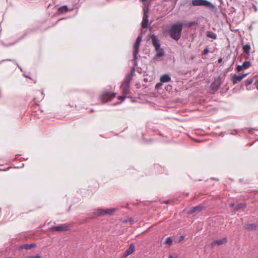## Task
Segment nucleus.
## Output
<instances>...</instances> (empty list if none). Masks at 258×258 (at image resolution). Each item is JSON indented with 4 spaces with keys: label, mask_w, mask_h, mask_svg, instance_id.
<instances>
[{
    "label": "nucleus",
    "mask_w": 258,
    "mask_h": 258,
    "mask_svg": "<svg viewBox=\"0 0 258 258\" xmlns=\"http://www.w3.org/2000/svg\"><path fill=\"white\" fill-rule=\"evenodd\" d=\"M191 4L193 6H205L211 9L214 8L213 4L207 0H192Z\"/></svg>",
    "instance_id": "nucleus-3"
},
{
    "label": "nucleus",
    "mask_w": 258,
    "mask_h": 258,
    "mask_svg": "<svg viewBox=\"0 0 258 258\" xmlns=\"http://www.w3.org/2000/svg\"><path fill=\"white\" fill-rule=\"evenodd\" d=\"M142 34H140L136 40V42L134 45V49L133 52V61L135 62V66H138L137 60L138 59V53L139 52V48L141 45V42L142 39Z\"/></svg>",
    "instance_id": "nucleus-2"
},
{
    "label": "nucleus",
    "mask_w": 258,
    "mask_h": 258,
    "mask_svg": "<svg viewBox=\"0 0 258 258\" xmlns=\"http://www.w3.org/2000/svg\"><path fill=\"white\" fill-rule=\"evenodd\" d=\"M229 11H230L231 12L233 13V12H235V8L234 7H231L230 8V10L229 9Z\"/></svg>",
    "instance_id": "nucleus-36"
},
{
    "label": "nucleus",
    "mask_w": 258,
    "mask_h": 258,
    "mask_svg": "<svg viewBox=\"0 0 258 258\" xmlns=\"http://www.w3.org/2000/svg\"><path fill=\"white\" fill-rule=\"evenodd\" d=\"M209 52V49L208 48H205L204 51H203V52L202 53V54L203 55H205V54H207L208 52Z\"/></svg>",
    "instance_id": "nucleus-30"
},
{
    "label": "nucleus",
    "mask_w": 258,
    "mask_h": 258,
    "mask_svg": "<svg viewBox=\"0 0 258 258\" xmlns=\"http://www.w3.org/2000/svg\"><path fill=\"white\" fill-rule=\"evenodd\" d=\"M171 78L168 74H164L161 76L160 81L162 83H167L171 81Z\"/></svg>",
    "instance_id": "nucleus-17"
},
{
    "label": "nucleus",
    "mask_w": 258,
    "mask_h": 258,
    "mask_svg": "<svg viewBox=\"0 0 258 258\" xmlns=\"http://www.w3.org/2000/svg\"><path fill=\"white\" fill-rule=\"evenodd\" d=\"M26 78H29V77L28 76H26Z\"/></svg>",
    "instance_id": "nucleus-51"
},
{
    "label": "nucleus",
    "mask_w": 258,
    "mask_h": 258,
    "mask_svg": "<svg viewBox=\"0 0 258 258\" xmlns=\"http://www.w3.org/2000/svg\"><path fill=\"white\" fill-rule=\"evenodd\" d=\"M184 238H185V236H184V235L180 236L179 237V240H178L179 242L181 241L182 240H183L184 239Z\"/></svg>",
    "instance_id": "nucleus-34"
},
{
    "label": "nucleus",
    "mask_w": 258,
    "mask_h": 258,
    "mask_svg": "<svg viewBox=\"0 0 258 258\" xmlns=\"http://www.w3.org/2000/svg\"><path fill=\"white\" fill-rule=\"evenodd\" d=\"M253 7H254L255 11L256 12L257 10L256 7L255 6H254Z\"/></svg>",
    "instance_id": "nucleus-38"
},
{
    "label": "nucleus",
    "mask_w": 258,
    "mask_h": 258,
    "mask_svg": "<svg viewBox=\"0 0 258 258\" xmlns=\"http://www.w3.org/2000/svg\"><path fill=\"white\" fill-rule=\"evenodd\" d=\"M244 227L246 229L249 231L255 230L258 229V221L253 223L245 224Z\"/></svg>",
    "instance_id": "nucleus-13"
},
{
    "label": "nucleus",
    "mask_w": 258,
    "mask_h": 258,
    "mask_svg": "<svg viewBox=\"0 0 258 258\" xmlns=\"http://www.w3.org/2000/svg\"><path fill=\"white\" fill-rule=\"evenodd\" d=\"M115 211V209H99L98 210L95 214L97 216L100 215H112Z\"/></svg>",
    "instance_id": "nucleus-7"
},
{
    "label": "nucleus",
    "mask_w": 258,
    "mask_h": 258,
    "mask_svg": "<svg viewBox=\"0 0 258 258\" xmlns=\"http://www.w3.org/2000/svg\"><path fill=\"white\" fill-rule=\"evenodd\" d=\"M221 82V79L220 77L214 78V80L210 87L211 91L213 92L217 91L220 87Z\"/></svg>",
    "instance_id": "nucleus-6"
},
{
    "label": "nucleus",
    "mask_w": 258,
    "mask_h": 258,
    "mask_svg": "<svg viewBox=\"0 0 258 258\" xmlns=\"http://www.w3.org/2000/svg\"><path fill=\"white\" fill-rule=\"evenodd\" d=\"M140 1L142 2H145L147 1V0H140Z\"/></svg>",
    "instance_id": "nucleus-43"
},
{
    "label": "nucleus",
    "mask_w": 258,
    "mask_h": 258,
    "mask_svg": "<svg viewBox=\"0 0 258 258\" xmlns=\"http://www.w3.org/2000/svg\"><path fill=\"white\" fill-rule=\"evenodd\" d=\"M130 221H132L133 220L132 218H131L130 220H128Z\"/></svg>",
    "instance_id": "nucleus-48"
},
{
    "label": "nucleus",
    "mask_w": 258,
    "mask_h": 258,
    "mask_svg": "<svg viewBox=\"0 0 258 258\" xmlns=\"http://www.w3.org/2000/svg\"><path fill=\"white\" fill-rule=\"evenodd\" d=\"M246 76H247V74H243L241 75H236L234 74L232 76V82L233 84H235L238 82L241 81L242 79L244 78Z\"/></svg>",
    "instance_id": "nucleus-12"
},
{
    "label": "nucleus",
    "mask_w": 258,
    "mask_h": 258,
    "mask_svg": "<svg viewBox=\"0 0 258 258\" xmlns=\"http://www.w3.org/2000/svg\"><path fill=\"white\" fill-rule=\"evenodd\" d=\"M136 67V66H134V69H133V71L131 72V74H129V75H128V78H130L131 77L132 78V76H133V74L134 73L135 68Z\"/></svg>",
    "instance_id": "nucleus-33"
},
{
    "label": "nucleus",
    "mask_w": 258,
    "mask_h": 258,
    "mask_svg": "<svg viewBox=\"0 0 258 258\" xmlns=\"http://www.w3.org/2000/svg\"><path fill=\"white\" fill-rule=\"evenodd\" d=\"M233 206H234V204H231L230 205V207H233Z\"/></svg>",
    "instance_id": "nucleus-44"
},
{
    "label": "nucleus",
    "mask_w": 258,
    "mask_h": 258,
    "mask_svg": "<svg viewBox=\"0 0 258 258\" xmlns=\"http://www.w3.org/2000/svg\"><path fill=\"white\" fill-rule=\"evenodd\" d=\"M27 258H41V256L40 255L37 254L36 255H32L28 256Z\"/></svg>",
    "instance_id": "nucleus-31"
},
{
    "label": "nucleus",
    "mask_w": 258,
    "mask_h": 258,
    "mask_svg": "<svg viewBox=\"0 0 258 258\" xmlns=\"http://www.w3.org/2000/svg\"><path fill=\"white\" fill-rule=\"evenodd\" d=\"M249 29H251L252 28V26H249Z\"/></svg>",
    "instance_id": "nucleus-50"
},
{
    "label": "nucleus",
    "mask_w": 258,
    "mask_h": 258,
    "mask_svg": "<svg viewBox=\"0 0 258 258\" xmlns=\"http://www.w3.org/2000/svg\"><path fill=\"white\" fill-rule=\"evenodd\" d=\"M91 112H93L94 111V110L93 109H91Z\"/></svg>",
    "instance_id": "nucleus-49"
},
{
    "label": "nucleus",
    "mask_w": 258,
    "mask_h": 258,
    "mask_svg": "<svg viewBox=\"0 0 258 258\" xmlns=\"http://www.w3.org/2000/svg\"><path fill=\"white\" fill-rule=\"evenodd\" d=\"M195 24H196L195 21H191V22H189L188 23H187L186 24V26L189 27H191V26L195 25Z\"/></svg>",
    "instance_id": "nucleus-27"
},
{
    "label": "nucleus",
    "mask_w": 258,
    "mask_h": 258,
    "mask_svg": "<svg viewBox=\"0 0 258 258\" xmlns=\"http://www.w3.org/2000/svg\"><path fill=\"white\" fill-rule=\"evenodd\" d=\"M156 53L155 56V58L162 57V56H164L165 54L164 49L161 47H160V48L158 50H156Z\"/></svg>",
    "instance_id": "nucleus-18"
},
{
    "label": "nucleus",
    "mask_w": 258,
    "mask_h": 258,
    "mask_svg": "<svg viewBox=\"0 0 258 258\" xmlns=\"http://www.w3.org/2000/svg\"><path fill=\"white\" fill-rule=\"evenodd\" d=\"M188 194H188V192L185 193V195H186V196H188Z\"/></svg>",
    "instance_id": "nucleus-47"
},
{
    "label": "nucleus",
    "mask_w": 258,
    "mask_h": 258,
    "mask_svg": "<svg viewBox=\"0 0 258 258\" xmlns=\"http://www.w3.org/2000/svg\"><path fill=\"white\" fill-rule=\"evenodd\" d=\"M135 247L134 244L133 243H131L130 245V247L125 251L124 253V256H127L131 254L135 251Z\"/></svg>",
    "instance_id": "nucleus-16"
},
{
    "label": "nucleus",
    "mask_w": 258,
    "mask_h": 258,
    "mask_svg": "<svg viewBox=\"0 0 258 258\" xmlns=\"http://www.w3.org/2000/svg\"><path fill=\"white\" fill-rule=\"evenodd\" d=\"M172 86H171V85H168V86L166 87V89L167 90H171L172 89Z\"/></svg>",
    "instance_id": "nucleus-35"
},
{
    "label": "nucleus",
    "mask_w": 258,
    "mask_h": 258,
    "mask_svg": "<svg viewBox=\"0 0 258 258\" xmlns=\"http://www.w3.org/2000/svg\"><path fill=\"white\" fill-rule=\"evenodd\" d=\"M126 96H127V95H124H124L119 96L118 97V98L119 99H120L121 101H123V100L125 99V98L126 97Z\"/></svg>",
    "instance_id": "nucleus-28"
},
{
    "label": "nucleus",
    "mask_w": 258,
    "mask_h": 258,
    "mask_svg": "<svg viewBox=\"0 0 258 258\" xmlns=\"http://www.w3.org/2000/svg\"><path fill=\"white\" fill-rule=\"evenodd\" d=\"M41 94H42V98H43L44 96V93H43V91H42Z\"/></svg>",
    "instance_id": "nucleus-40"
},
{
    "label": "nucleus",
    "mask_w": 258,
    "mask_h": 258,
    "mask_svg": "<svg viewBox=\"0 0 258 258\" xmlns=\"http://www.w3.org/2000/svg\"><path fill=\"white\" fill-rule=\"evenodd\" d=\"M151 38L152 44L154 46L155 50H158L161 47V44L157 37L155 34H152L151 36Z\"/></svg>",
    "instance_id": "nucleus-10"
},
{
    "label": "nucleus",
    "mask_w": 258,
    "mask_h": 258,
    "mask_svg": "<svg viewBox=\"0 0 258 258\" xmlns=\"http://www.w3.org/2000/svg\"><path fill=\"white\" fill-rule=\"evenodd\" d=\"M243 69H244V68L243 67L242 64V65H238L237 66V70L238 72H240L241 71H242V70Z\"/></svg>",
    "instance_id": "nucleus-29"
},
{
    "label": "nucleus",
    "mask_w": 258,
    "mask_h": 258,
    "mask_svg": "<svg viewBox=\"0 0 258 258\" xmlns=\"http://www.w3.org/2000/svg\"><path fill=\"white\" fill-rule=\"evenodd\" d=\"M26 35V34H24L21 38H19L17 41H16V42H15L13 43L12 44H11V45H14V44H16L17 42H18L19 41H20L22 39L24 38L25 37Z\"/></svg>",
    "instance_id": "nucleus-32"
},
{
    "label": "nucleus",
    "mask_w": 258,
    "mask_h": 258,
    "mask_svg": "<svg viewBox=\"0 0 258 258\" xmlns=\"http://www.w3.org/2000/svg\"><path fill=\"white\" fill-rule=\"evenodd\" d=\"M183 26V24L180 22H178V24H174L172 25L168 31L170 32V37L173 39L178 41L180 39Z\"/></svg>",
    "instance_id": "nucleus-1"
},
{
    "label": "nucleus",
    "mask_w": 258,
    "mask_h": 258,
    "mask_svg": "<svg viewBox=\"0 0 258 258\" xmlns=\"http://www.w3.org/2000/svg\"><path fill=\"white\" fill-rule=\"evenodd\" d=\"M250 48H251V47H250V44H246L244 45L243 47V49L244 52H245L246 54H247L248 55H249Z\"/></svg>",
    "instance_id": "nucleus-19"
},
{
    "label": "nucleus",
    "mask_w": 258,
    "mask_h": 258,
    "mask_svg": "<svg viewBox=\"0 0 258 258\" xmlns=\"http://www.w3.org/2000/svg\"><path fill=\"white\" fill-rule=\"evenodd\" d=\"M207 36L208 37L215 39L216 38V34L212 31H208L207 33Z\"/></svg>",
    "instance_id": "nucleus-21"
},
{
    "label": "nucleus",
    "mask_w": 258,
    "mask_h": 258,
    "mask_svg": "<svg viewBox=\"0 0 258 258\" xmlns=\"http://www.w3.org/2000/svg\"><path fill=\"white\" fill-rule=\"evenodd\" d=\"M19 156H20V155H16V158H17Z\"/></svg>",
    "instance_id": "nucleus-46"
},
{
    "label": "nucleus",
    "mask_w": 258,
    "mask_h": 258,
    "mask_svg": "<svg viewBox=\"0 0 258 258\" xmlns=\"http://www.w3.org/2000/svg\"><path fill=\"white\" fill-rule=\"evenodd\" d=\"M69 229V227L68 226H63L62 225H59L56 226H52L50 227V230L52 231H57V232H61V231H67Z\"/></svg>",
    "instance_id": "nucleus-9"
},
{
    "label": "nucleus",
    "mask_w": 258,
    "mask_h": 258,
    "mask_svg": "<svg viewBox=\"0 0 258 258\" xmlns=\"http://www.w3.org/2000/svg\"><path fill=\"white\" fill-rule=\"evenodd\" d=\"M246 207V204L244 203L238 204L235 208V210L238 211L241 209H243Z\"/></svg>",
    "instance_id": "nucleus-20"
},
{
    "label": "nucleus",
    "mask_w": 258,
    "mask_h": 258,
    "mask_svg": "<svg viewBox=\"0 0 258 258\" xmlns=\"http://www.w3.org/2000/svg\"><path fill=\"white\" fill-rule=\"evenodd\" d=\"M165 244L171 245L172 244V240L170 237H167L165 239Z\"/></svg>",
    "instance_id": "nucleus-25"
},
{
    "label": "nucleus",
    "mask_w": 258,
    "mask_h": 258,
    "mask_svg": "<svg viewBox=\"0 0 258 258\" xmlns=\"http://www.w3.org/2000/svg\"><path fill=\"white\" fill-rule=\"evenodd\" d=\"M116 94L108 91H105L100 96V99L102 103H105L111 100L115 97Z\"/></svg>",
    "instance_id": "nucleus-4"
},
{
    "label": "nucleus",
    "mask_w": 258,
    "mask_h": 258,
    "mask_svg": "<svg viewBox=\"0 0 258 258\" xmlns=\"http://www.w3.org/2000/svg\"><path fill=\"white\" fill-rule=\"evenodd\" d=\"M162 83H163L161 82V81L160 82L157 83L155 86V88L157 90H159V89H160L162 86Z\"/></svg>",
    "instance_id": "nucleus-26"
},
{
    "label": "nucleus",
    "mask_w": 258,
    "mask_h": 258,
    "mask_svg": "<svg viewBox=\"0 0 258 258\" xmlns=\"http://www.w3.org/2000/svg\"><path fill=\"white\" fill-rule=\"evenodd\" d=\"M225 135V133L224 132H222L220 133V136L223 137Z\"/></svg>",
    "instance_id": "nucleus-37"
},
{
    "label": "nucleus",
    "mask_w": 258,
    "mask_h": 258,
    "mask_svg": "<svg viewBox=\"0 0 258 258\" xmlns=\"http://www.w3.org/2000/svg\"><path fill=\"white\" fill-rule=\"evenodd\" d=\"M131 80V77L130 78L125 79L120 86V88L121 89L123 93L125 95H127L131 94V92L130 90V81Z\"/></svg>",
    "instance_id": "nucleus-5"
},
{
    "label": "nucleus",
    "mask_w": 258,
    "mask_h": 258,
    "mask_svg": "<svg viewBox=\"0 0 258 258\" xmlns=\"http://www.w3.org/2000/svg\"><path fill=\"white\" fill-rule=\"evenodd\" d=\"M205 208V207L203 205H199L198 206L191 207L188 211V214H192L195 213H200Z\"/></svg>",
    "instance_id": "nucleus-8"
},
{
    "label": "nucleus",
    "mask_w": 258,
    "mask_h": 258,
    "mask_svg": "<svg viewBox=\"0 0 258 258\" xmlns=\"http://www.w3.org/2000/svg\"><path fill=\"white\" fill-rule=\"evenodd\" d=\"M148 22V9L144 10V15L142 22V27L144 28L147 27Z\"/></svg>",
    "instance_id": "nucleus-11"
},
{
    "label": "nucleus",
    "mask_w": 258,
    "mask_h": 258,
    "mask_svg": "<svg viewBox=\"0 0 258 258\" xmlns=\"http://www.w3.org/2000/svg\"><path fill=\"white\" fill-rule=\"evenodd\" d=\"M128 221H129L128 220H126L124 221L125 222H128Z\"/></svg>",
    "instance_id": "nucleus-45"
},
{
    "label": "nucleus",
    "mask_w": 258,
    "mask_h": 258,
    "mask_svg": "<svg viewBox=\"0 0 258 258\" xmlns=\"http://www.w3.org/2000/svg\"><path fill=\"white\" fill-rule=\"evenodd\" d=\"M222 58H220L218 59V62H221L222 61Z\"/></svg>",
    "instance_id": "nucleus-39"
},
{
    "label": "nucleus",
    "mask_w": 258,
    "mask_h": 258,
    "mask_svg": "<svg viewBox=\"0 0 258 258\" xmlns=\"http://www.w3.org/2000/svg\"><path fill=\"white\" fill-rule=\"evenodd\" d=\"M58 10L61 12H67L68 11V6L67 5L62 6L59 8Z\"/></svg>",
    "instance_id": "nucleus-22"
},
{
    "label": "nucleus",
    "mask_w": 258,
    "mask_h": 258,
    "mask_svg": "<svg viewBox=\"0 0 258 258\" xmlns=\"http://www.w3.org/2000/svg\"><path fill=\"white\" fill-rule=\"evenodd\" d=\"M35 246H36V244L35 243H32L30 244L26 243L20 245L19 246V249L22 250L25 249L28 250Z\"/></svg>",
    "instance_id": "nucleus-15"
},
{
    "label": "nucleus",
    "mask_w": 258,
    "mask_h": 258,
    "mask_svg": "<svg viewBox=\"0 0 258 258\" xmlns=\"http://www.w3.org/2000/svg\"><path fill=\"white\" fill-rule=\"evenodd\" d=\"M253 82V79L252 78L247 79L245 81V85L247 87L249 85L251 84Z\"/></svg>",
    "instance_id": "nucleus-23"
},
{
    "label": "nucleus",
    "mask_w": 258,
    "mask_h": 258,
    "mask_svg": "<svg viewBox=\"0 0 258 258\" xmlns=\"http://www.w3.org/2000/svg\"><path fill=\"white\" fill-rule=\"evenodd\" d=\"M164 203H166V204H168L169 203V201H165Z\"/></svg>",
    "instance_id": "nucleus-42"
},
{
    "label": "nucleus",
    "mask_w": 258,
    "mask_h": 258,
    "mask_svg": "<svg viewBox=\"0 0 258 258\" xmlns=\"http://www.w3.org/2000/svg\"><path fill=\"white\" fill-rule=\"evenodd\" d=\"M226 242V237H223L222 239L214 240L211 243V245L213 247H215L216 245H220L224 244Z\"/></svg>",
    "instance_id": "nucleus-14"
},
{
    "label": "nucleus",
    "mask_w": 258,
    "mask_h": 258,
    "mask_svg": "<svg viewBox=\"0 0 258 258\" xmlns=\"http://www.w3.org/2000/svg\"><path fill=\"white\" fill-rule=\"evenodd\" d=\"M190 1L189 0H186L185 4H187L188 2H189Z\"/></svg>",
    "instance_id": "nucleus-41"
},
{
    "label": "nucleus",
    "mask_w": 258,
    "mask_h": 258,
    "mask_svg": "<svg viewBox=\"0 0 258 258\" xmlns=\"http://www.w3.org/2000/svg\"><path fill=\"white\" fill-rule=\"evenodd\" d=\"M251 65V63L249 61H245L242 64L244 69H247L249 68Z\"/></svg>",
    "instance_id": "nucleus-24"
}]
</instances>
